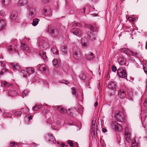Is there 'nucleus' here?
<instances>
[{
	"label": "nucleus",
	"instance_id": "f03ea898",
	"mask_svg": "<svg viewBox=\"0 0 147 147\" xmlns=\"http://www.w3.org/2000/svg\"><path fill=\"white\" fill-rule=\"evenodd\" d=\"M121 53H124V54L127 55H138L139 54V53L138 51L136 50L133 51H131L128 48H126L121 49L118 52V53L119 54Z\"/></svg>",
	"mask_w": 147,
	"mask_h": 147
},
{
	"label": "nucleus",
	"instance_id": "7c9ffc66",
	"mask_svg": "<svg viewBox=\"0 0 147 147\" xmlns=\"http://www.w3.org/2000/svg\"><path fill=\"white\" fill-rule=\"evenodd\" d=\"M39 69L40 71H46V66L45 65L43 64L41 65L39 68Z\"/></svg>",
	"mask_w": 147,
	"mask_h": 147
},
{
	"label": "nucleus",
	"instance_id": "2f4dec72",
	"mask_svg": "<svg viewBox=\"0 0 147 147\" xmlns=\"http://www.w3.org/2000/svg\"><path fill=\"white\" fill-rule=\"evenodd\" d=\"M41 106H36L32 107V109L33 111H38L40 108Z\"/></svg>",
	"mask_w": 147,
	"mask_h": 147
},
{
	"label": "nucleus",
	"instance_id": "dca6fc26",
	"mask_svg": "<svg viewBox=\"0 0 147 147\" xmlns=\"http://www.w3.org/2000/svg\"><path fill=\"white\" fill-rule=\"evenodd\" d=\"M10 64L12 67L13 70H18L20 68V66L17 63H11Z\"/></svg>",
	"mask_w": 147,
	"mask_h": 147
},
{
	"label": "nucleus",
	"instance_id": "69168bd1",
	"mask_svg": "<svg viewBox=\"0 0 147 147\" xmlns=\"http://www.w3.org/2000/svg\"><path fill=\"white\" fill-rule=\"evenodd\" d=\"M62 147H65V145L63 144H61Z\"/></svg>",
	"mask_w": 147,
	"mask_h": 147
},
{
	"label": "nucleus",
	"instance_id": "6ab92c4d",
	"mask_svg": "<svg viewBox=\"0 0 147 147\" xmlns=\"http://www.w3.org/2000/svg\"><path fill=\"white\" fill-rule=\"evenodd\" d=\"M3 59V57L2 56H0V63L1 66L3 67L2 69L3 71H5V63L4 61L1 60Z\"/></svg>",
	"mask_w": 147,
	"mask_h": 147
},
{
	"label": "nucleus",
	"instance_id": "e433bc0d",
	"mask_svg": "<svg viewBox=\"0 0 147 147\" xmlns=\"http://www.w3.org/2000/svg\"><path fill=\"white\" fill-rule=\"evenodd\" d=\"M3 83L4 86L5 87L8 86H9L11 85V84H9V83H8V82L5 81H3Z\"/></svg>",
	"mask_w": 147,
	"mask_h": 147
},
{
	"label": "nucleus",
	"instance_id": "3c124183",
	"mask_svg": "<svg viewBox=\"0 0 147 147\" xmlns=\"http://www.w3.org/2000/svg\"><path fill=\"white\" fill-rule=\"evenodd\" d=\"M59 82L61 83L65 84H67L69 83L67 81L65 80H63L62 82H60L59 81Z\"/></svg>",
	"mask_w": 147,
	"mask_h": 147
},
{
	"label": "nucleus",
	"instance_id": "5701e85b",
	"mask_svg": "<svg viewBox=\"0 0 147 147\" xmlns=\"http://www.w3.org/2000/svg\"><path fill=\"white\" fill-rule=\"evenodd\" d=\"M39 21L40 20L38 19L37 18L34 19L33 20L32 22V24L34 26H36L38 24Z\"/></svg>",
	"mask_w": 147,
	"mask_h": 147
},
{
	"label": "nucleus",
	"instance_id": "e2e57ef3",
	"mask_svg": "<svg viewBox=\"0 0 147 147\" xmlns=\"http://www.w3.org/2000/svg\"><path fill=\"white\" fill-rule=\"evenodd\" d=\"M31 145L32 146H36L37 145V144H35V143H33Z\"/></svg>",
	"mask_w": 147,
	"mask_h": 147
},
{
	"label": "nucleus",
	"instance_id": "13d9d810",
	"mask_svg": "<svg viewBox=\"0 0 147 147\" xmlns=\"http://www.w3.org/2000/svg\"><path fill=\"white\" fill-rule=\"evenodd\" d=\"M70 110L69 109H68V110L67 111H66V112L67 113L68 115H69L71 114V112L70 111Z\"/></svg>",
	"mask_w": 147,
	"mask_h": 147
},
{
	"label": "nucleus",
	"instance_id": "412c9836",
	"mask_svg": "<svg viewBox=\"0 0 147 147\" xmlns=\"http://www.w3.org/2000/svg\"><path fill=\"white\" fill-rule=\"evenodd\" d=\"M18 16V13L16 12H13L10 16L11 19L15 20Z\"/></svg>",
	"mask_w": 147,
	"mask_h": 147
},
{
	"label": "nucleus",
	"instance_id": "680f3d73",
	"mask_svg": "<svg viewBox=\"0 0 147 147\" xmlns=\"http://www.w3.org/2000/svg\"><path fill=\"white\" fill-rule=\"evenodd\" d=\"M28 118L29 119V120H31L32 118V117L31 116H28Z\"/></svg>",
	"mask_w": 147,
	"mask_h": 147
},
{
	"label": "nucleus",
	"instance_id": "f3484780",
	"mask_svg": "<svg viewBox=\"0 0 147 147\" xmlns=\"http://www.w3.org/2000/svg\"><path fill=\"white\" fill-rule=\"evenodd\" d=\"M6 25L5 21L3 19L0 20V31L2 30Z\"/></svg>",
	"mask_w": 147,
	"mask_h": 147
},
{
	"label": "nucleus",
	"instance_id": "8fccbe9b",
	"mask_svg": "<svg viewBox=\"0 0 147 147\" xmlns=\"http://www.w3.org/2000/svg\"><path fill=\"white\" fill-rule=\"evenodd\" d=\"M28 92V90H25L23 92L22 94L23 96H25Z\"/></svg>",
	"mask_w": 147,
	"mask_h": 147
},
{
	"label": "nucleus",
	"instance_id": "ea45409f",
	"mask_svg": "<svg viewBox=\"0 0 147 147\" xmlns=\"http://www.w3.org/2000/svg\"><path fill=\"white\" fill-rule=\"evenodd\" d=\"M125 135L126 136H127L126 137V139L127 140H130V138L129 136V134L127 132H126L125 133Z\"/></svg>",
	"mask_w": 147,
	"mask_h": 147
},
{
	"label": "nucleus",
	"instance_id": "f8f14e48",
	"mask_svg": "<svg viewBox=\"0 0 147 147\" xmlns=\"http://www.w3.org/2000/svg\"><path fill=\"white\" fill-rule=\"evenodd\" d=\"M71 32L74 35L78 36H80L82 34L81 31L76 28L72 29L71 30Z\"/></svg>",
	"mask_w": 147,
	"mask_h": 147
},
{
	"label": "nucleus",
	"instance_id": "9b49d317",
	"mask_svg": "<svg viewBox=\"0 0 147 147\" xmlns=\"http://www.w3.org/2000/svg\"><path fill=\"white\" fill-rule=\"evenodd\" d=\"M48 32L52 36H55L58 34V32L56 30H54V29L51 28H49L48 29Z\"/></svg>",
	"mask_w": 147,
	"mask_h": 147
},
{
	"label": "nucleus",
	"instance_id": "1a4fd4ad",
	"mask_svg": "<svg viewBox=\"0 0 147 147\" xmlns=\"http://www.w3.org/2000/svg\"><path fill=\"white\" fill-rule=\"evenodd\" d=\"M45 138L46 140L50 144L55 143L56 142L54 137L51 134L46 135Z\"/></svg>",
	"mask_w": 147,
	"mask_h": 147
},
{
	"label": "nucleus",
	"instance_id": "49530a36",
	"mask_svg": "<svg viewBox=\"0 0 147 147\" xmlns=\"http://www.w3.org/2000/svg\"><path fill=\"white\" fill-rule=\"evenodd\" d=\"M21 110L24 113H27L28 111V110L27 108H23Z\"/></svg>",
	"mask_w": 147,
	"mask_h": 147
},
{
	"label": "nucleus",
	"instance_id": "c03bdc74",
	"mask_svg": "<svg viewBox=\"0 0 147 147\" xmlns=\"http://www.w3.org/2000/svg\"><path fill=\"white\" fill-rule=\"evenodd\" d=\"M67 142L70 146L73 147L74 146L73 144L72 141L70 140H68L67 141Z\"/></svg>",
	"mask_w": 147,
	"mask_h": 147
},
{
	"label": "nucleus",
	"instance_id": "4d7b16f0",
	"mask_svg": "<svg viewBox=\"0 0 147 147\" xmlns=\"http://www.w3.org/2000/svg\"><path fill=\"white\" fill-rule=\"evenodd\" d=\"M102 132L104 133H105L107 131V129L106 128H102Z\"/></svg>",
	"mask_w": 147,
	"mask_h": 147
},
{
	"label": "nucleus",
	"instance_id": "a211bd4d",
	"mask_svg": "<svg viewBox=\"0 0 147 147\" xmlns=\"http://www.w3.org/2000/svg\"><path fill=\"white\" fill-rule=\"evenodd\" d=\"M27 0H20L18 5L19 6H25L27 5Z\"/></svg>",
	"mask_w": 147,
	"mask_h": 147
},
{
	"label": "nucleus",
	"instance_id": "c756f323",
	"mask_svg": "<svg viewBox=\"0 0 147 147\" xmlns=\"http://www.w3.org/2000/svg\"><path fill=\"white\" fill-rule=\"evenodd\" d=\"M147 116V115L146 113H142L141 114V121H144L145 119Z\"/></svg>",
	"mask_w": 147,
	"mask_h": 147
},
{
	"label": "nucleus",
	"instance_id": "4468645a",
	"mask_svg": "<svg viewBox=\"0 0 147 147\" xmlns=\"http://www.w3.org/2000/svg\"><path fill=\"white\" fill-rule=\"evenodd\" d=\"M125 92L122 89H120L119 91L118 95L120 98H123L126 96Z\"/></svg>",
	"mask_w": 147,
	"mask_h": 147
},
{
	"label": "nucleus",
	"instance_id": "a878e982",
	"mask_svg": "<svg viewBox=\"0 0 147 147\" xmlns=\"http://www.w3.org/2000/svg\"><path fill=\"white\" fill-rule=\"evenodd\" d=\"M61 51L64 53V54H66L67 53V48L66 46H63L61 47Z\"/></svg>",
	"mask_w": 147,
	"mask_h": 147
},
{
	"label": "nucleus",
	"instance_id": "37998d69",
	"mask_svg": "<svg viewBox=\"0 0 147 147\" xmlns=\"http://www.w3.org/2000/svg\"><path fill=\"white\" fill-rule=\"evenodd\" d=\"M73 52L74 53L75 55H78L80 54V52L78 49H77L76 51H73Z\"/></svg>",
	"mask_w": 147,
	"mask_h": 147
},
{
	"label": "nucleus",
	"instance_id": "473e14b6",
	"mask_svg": "<svg viewBox=\"0 0 147 147\" xmlns=\"http://www.w3.org/2000/svg\"><path fill=\"white\" fill-rule=\"evenodd\" d=\"M53 64L54 66H57L58 65V62L57 59H54L52 61Z\"/></svg>",
	"mask_w": 147,
	"mask_h": 147
},
{
	"label": "nucleus",
	"instance_id": "9d476101",
	"mask_svg": "<svg viewBox=\"0 0 147 147\" xmlns=\"http://www.w3.org/2000/svg\"><path fill=\"white\" fill-rule=\"evenodd\" d=\"M108 88L110 90H115L117 87V83L115 82L110 81L108 84Z\"/></svg>",
	"mask_w": 147,
	"mask_h": 147
},
{
	"label": "nucleus",
	"instance_id": "c85d7f7f",
	"mask_svg": "<svg viewBox=\"0 0 147 147\" xmlns=\"http://www.w3.org/2000/svg\"><path fill=\"white\" fill-rule=\"evenodd\" d=\"M79 77L82 80H85L86 78V75L83 73H81L79 75Z\"/></svg>",
	"mask_w": 147,
	"mask_h": 147
},
{
	"label": "nucleus",
	"instance_id": "a19ab883",
	"mask_svg": "<svg viewBox=\"0 0 147 147\" xmlns=\"http://www.w3.org/2000/svg\"><path fill=\"white\" fill-rule=\"evenodd\" d=\"M93 56H86L85 58L87 59L90 60H91L93 58Z\"/></svg>",
	"mask_w": 147,
	"mask_h": 147
},
{
	"label": "nucleus",
	"instance_id": "4be33fe9",
	"mask_svg": "<svg viewBox=\"0 0 147 147\" xmlns=\"http://www.w3.org/2000/svg\"><path fill=\"white\" fill-rule=\"evenodd\" d=\"M96 122V120H93L91 122V129L92 132H93V134H95L94 131V126Z\"/></svg>",
	"mask_w": 147,
	"mask_h": 147
},
{
	"label": "nucleus",
	"instance_id": "a18cd8bd",
	"mask_svg": "<svg viewBox=\"0 0 147 147\" xmlns=\"http://www.w3.org/2000/svg\"><path fill=\"white\" fill-rule=\"evenodd\" d=\"M22 113V111H17L15 113V114L17 115H21Z\"/></svg>",
	"mask_w": 147,
	"mask_h": 147
},
{
	"label": "nucleus",
	"instance_id": "0e129e2a",
	"mask_svg": "<svg viewBox=\"0 0 147 147\" xmlns=\"http://www.w3.org/2000/svg\"><path fill=\"white\" fill-rule=\"evenodd\" d=\"M88 54V55H93V53L91 52H89Z\"/></svg>",
	"mask_w": 147,
	"mask_h": 147
},
{
	"label": "nucleus",
	"instance_id": "bf43d9fd",
	"mask_svg": "<svg viewBox=\"0 0 147 147\" xmlns=\"http://www.w3.org/2000/svg\"><path fill=\"white\" fill-rule=\"evenodd\" d=\"M98 105V102H95L94 103V106L95 107H96Z\"/></svg>",
	"mask_w": 147,
	"mask_h": 147
},
{
	"label": "nucleus",
	"instance_id": "72a5a7b5",
	"mask_svg": "<svg viewBox=\"0 0 147 147\" xmlns=\"http://www.w3.org/2000/svg\"><path fill=\"white\" fill-rule=\"evenodd\" d=\"M81 24L79 23H72V26L73 27H80L81 26Z\"/></svg>",
	"mask_w": 147,
	"mask_h": 147
},
{
	"label": "nucleus",
	"instance_id": "4c0bfd02",
	"mask_svg": "<svg viewBox=\"0 0 147 147\" xmlns=\"http://www.w3.org/2000/svg\"><path fill=\"white\" fill-rule=\"evenodd\" d=\"M10 1V0H2V3L3 4L7 5L8 3Z\"/></svg>",
	"mask_w": 147,
	"mask_h": 147
},
{
	"label": "nucleus",
	"instance_id": "79ce46f5",
	"mask_svg": "<svg viewBox=\"0 0 147 147\" xmlns=\"http://www.w3.org/2000/svg\"><path fill=\"white\" fill-rule=\"evenodd\" d=\"M39 55H46V53L45 52L40 51L39 52Z\"/></svg>",
	"mask_w": 147,
	"mask_h": 147
},
{
	"label": "nucleus",
	"instance_id": "6e6d98bb",
	"mask_svg": "<svg viewBox=\"0 0 147 147\" xmlns=\"http://www.w3.org/2000/svg\"><path fill=\"white\" fill-rule=\"evenodd\" d=\"M128 59L132 61H133L134 60V59H133V58L131 57L130 56H128Z\"/></svg>",
	"mask_w": 147,
	"mask_h": 147
},
{
	"label": "nucleus",
	"instance_id": "b1692460",
	"mask_svg": "<svg viewBox=\"0 0 147 147\" xmlns=\"http://www.w3.org/2000/svg\"><path fill=\"white\" fill-rule=\"evenodd\" d=\"M6 47L8 51L9 52L12 51L13 50L14 51L16 50V49L13 47V46L11 45L7 46Z\"/></svg>",
	"mask_w": 147,
	"mask_h": 147
},
{
	"label": "nucleus",
	"instance_id": "5fc2aeb1",
	"mask_svg": "<svg viewBox=\"0 0 147 147\" xmlns=\"http://www.w3.org/2000/svg\"><path fill=\"white\" fill-rule=\"evenodd\" d=\"M5 13L4 11L1 10L0 11V15L1 16H4L5 15Z\"/></svg>",
	"mask_w": 147,
	"mask_h": 147
},
{
	"label": "nucleus",
	"instance_id": "2eb2a0df",
	"mask_svg": "<svg viewBox=\"0 0 147 147\" xmlns=\"http://www.w3.org/2000/svg\"><path fill=\"white\" fill-rule=\"evenodd\" d=\"M118 61L120 65H125L126 64V60L125 58L122 56L119 58Z\"/></svg>",
	"mask_w": 147,
	"mask_h": 147
},
{
	"label": "nucleus",
	"instance_id": "0eeeda50",
	"mask_svg": "<svg viewBox=\"0 0 147 147\" xmlns=\"http://www.w3.org/2000/svg\"><path fill=\"white\" fill-rule=\"evenodd\" d=\"M118 75L120 78H124L127 77V74L126 70L120 68L118 69L117 71Z\"/></svg>",
	"mask_w": 147,
	"mask_h": 147
},
{
	"label": "nucleus",
	"instance_id": "cd10ccee",
	"mask_svg": "<svg viewBox=\"0 0 147 147\" xmlns=\"http://www.w3.org/2000/svg\"><path fill=\"white\" fill-rule=\"evenodd\" d=\"M57 110L61 113H64L66 111L65 109L61 106L58 107L57 108Z\"/></svg>",
	"mask_w": 147,
	"mask_h": 147
},
{
	"label": "nucleus",
	"instance_id": "20e7f679",
	"mask_svg": "<svg viewBox=\"0 0 147 147\" xmlns=\"http://www.w3.org/2000/svg\"><path fill=\"white\" fill-rule=\"evenodd\" d=\"M111 125L112 129L116 131H121L122 129L121 125L115 121H112Z\"/></svg>",
	"mask_w": 147,
	"mask_h": 147
},
{
	"label": "nucleus",
	"instance_id": "ddd939ff",
	"mask_svg": "<svg viewBox=\"0 0 147 147\" xmlns=\"http://www.w3.org/2000/svg\"><path fill=\"white\" fill-rule=\"evenodd\" d=\"M45 14L46 15H50L51 14V10L49 7H46L43 10Z\"/></svg>",
	"mask_w": 147,
	"mask_h": 147
},
{
	"label": "nucleus",
	"instance_id": "423d86ee",
	"mask_svg": "<svg viewBox=\"0 0 147 147\" xmlns=\"http://www.w3.org/2000/svg\"><path fill=\"white\" fill-rule=\"evenodd\" d=\"M115 117L116 118L118 121L123 122L124 121V117L122 115V113L119 111H116L114 114Z\"/></svg>",
	"mask_w": 147,
	"mask_h": 147
},
{
	"label": "nucleus",
	"instance_id": "f257e3e1",
	"mask_svg": "<svg viewBox=\"0 0 147 147\" xmlns=\"http://www.w3.org/2000/svg\"><path fill=\"white\" fill-rule=\"evenodd\" d=\"M88 27V28L91 30L87 33L88 38L92 41L96 40V33L98 31V27L95 25H89Z\"/></svg>",
	"mask_w": 147,
	"mask_h": 147
},
{
	"label": "nucleus",
	"instance_id": "aec40b11",
	"mask_svg": "<svg viewBox=\"0 0 147 147\" xmlns=\"http://www.w3.org/2000/svg\"><path fill=\"white\" fill-rule=\"evenodd\" d=\"M17 93L15 91L13 90H10L8 92L9 95L12 97L17 95Z\"/></svg>",
	"mask_w": 147,
	"mask_h": 147
},
{
	"label": "nucleus",
	"instance_id": "39448f33",
	"mask_svg": "<svg viewBox=\"0 0 147 147\" xmlns=\"http://www.w3.org/2000/svg\"><path fill=\"white\" fill-rule=\"evenodd\" d=\"M47 123L51 125V126L52 128L54 129H56V127H59L60 121L59 120L55 121L52 120L51 119H49L47 121Z\"/></svg>",
	"mask_w": 147,
	"mask_h": 147
},
{
	"label": "nucleus",
	"instance_id": "338daca9",
	"mask_svg": "<svg viewBox=\"0 0 147 147\" xmlns=\"http://www.w3.org/2000/svg\"><path fill=\"white\" fill-rule=\"evenodd\" d=\"M98 0H91V1L94 2H96Z\"/></svg>",
	"mask_w": 147,
	"mask_h": 147
},
{
	"label": "nucleus",
	"instance_id": "864d4df0",
	"mask_svg": "<svg viewBox=\"0 0 147 147\" xmlns=\"http://www.w3.org/2000/svg\"><path fill=\"white\" fill-rule=\"evenodd\" d=\"M138 145V144L136 142H132V146L133 147H135V146H137Z\"/></svg>",
	"mask_w": 147,
	"mask_h": 147
},
{
	"label": "nucleus",
	"instance_id": "09e8293b",
	"mask_svg": "<svg viewBox=\"0 0 147 147\" xmlns=\"http://www.w3.org/2000/svg\"><path fill=\"white\" fill-rule=\"evenodd\" d=\"M112 69L113 71L114 72H115L117 70V68L116 67L115 65H113L112 67Z\"/></svg>",
	"mask_w": 147,
	"mask_h": 147
},
{
	"label": "nucleus",
	"instance_id": "6e6552de",
	"mask_svg": "<svg viewBox=\"0 0 147 147\" xmlns=\"http://www.w3.org/2000/svg\"><path fill=\"white\" fill-rule=\"evenodd\" d=\"M27 9L29 11L28 13V17L32 18L34 17L35 15L36 12L35 9L33 7H30L28 6Z\"/></svg>",
	"mask_w": 147,
	"mask_h": 147
},
{
	"label": "nucleus",
	"instance_id": "de8ad7c7",
	"mask_svg": "<svg viewBox=\"0 0 147 147\" xmlns=\"http://www.w3.org/2000/svg\"><path fill=\"white\" fill-rule=\"evenodd\" d=\"M44 60V61H45L47 60V56H40Z\"/></svg>",
	"mask_w": 147,
	"mask_h": 147
},
{
	"label": "nucleus",
	"instance_id": "bb28decb",
	"mask_svg": "<svg viewBox=\"0 0 147 147\" xmlns=\"http://www.w3.org/2000/svg\"><path fill=\"white\" fill-rule=\"evenodd\" d=\"M86 41V39L85 38H82L81 40V42L82 45L84 47H86L87 44Z\"/></svg>",
	"mask_w": 147,
	"mask_h": 147
},
{
	"label": "nucleus",
	"instance_id": "393cba45",
	"mask_svg": "<svg viewBox=\"0 0 147 147\" xmlns=\"http://www.w3.org/2000/svg\"><path fill=\"white\" fill-rule=\"evenodd\" d=\"M21 48L22 49L26 51H28L29 48L24 43L21 44Z\"/></svg>",
	"mask_w": 147,
	"mask_h": 147
},
{
	"label": "nucleus",
	"instance_id": "58836bf2",
	"mask_svg": "<svg viewBox=\"0 0 147 147\" xmlns=\"http://www.w3.org/2000/svg\"><path fill=\"white\" fill-rule=\"evenodd\" d=\"M10 145L11 146H14L15 147H18V145L17 144H15L13 142H11L10 143Z\"/></svg>",
	"mask_w": 147,
	"mask_h": 147
},
{
	"label": "nucleus",
	"instance_id": "603ef678",
	"mask_svg": "<svg viewBox=\"0 0 147 147\" xmlns=\"http://www.w3.org/2000/svg\"><path fill=\"white\" fill-rule=\"evenodd\" d=\"M41 1L43 3L46 4L49 2V0H41Z\"/></svg>",
	"mask_w": 147,
	"mask_h": 147
},
{
	"label": "nucleus",
	"instance_id": "f704fd0d",
	"mask_svg": "<svg viewBox=\"0 0 147 147\" xmlns=\"http://www.w3.org/2000/svg\"><path fill=\"white\" fill-rule=\"evenodd\" d=\"M72 91V93L73 95H75L76 97H77V94H76V92L75 90V88L74 87H72L71 88Z\"/></svg>",
	"mask_w": 147,
	"mask_h": 147
},
{
	"label": "nucleus",
	"instance_id": "774afa93",
	"mask_svg": "<svg viewBox=\"0 0 147 147\" xmlns=\"http://www.w3.org/2000/svg\"><path fill=\"white\" fill-rule=\"evenodd\" d=\"M145 48H146V49H147V42H146V45Z\"/></svg>",
	"mask_w": 147,
	"mask_h": 147
},
{
	"label": "nucleus",
	"instance_id": "7ed1b4c3",
	"mask_svg": "<svg viewBox=\"0 0 147 147\" xmlns=\"http://www.w3.org/2000/svg\"><path fill=\"white\" fill-rule=\"evenodd\" d=\"M35 72L34 69L32 67L27 68L26 71L24 70H21L20 71V74L23 76L24 77H26L28 75H29L34 73Z\"/></svg>",
	"mask_w": 147,
	"mask_h": 147
},
{
	"label": "nucleus",
	"instance_id": "052dcab7",
	"mask_svg": "<svg viewBox=\"0 0 147 147\" xmlns=\"http://www.w3.org/2000/svg\"><path fill=\"white\" fill-rule=\"evenodd\" d=\"M3 71H1L0 72V75H2L4 74V72L3 71H3Z\"/></svg>",
	"mask_w": 147,
	"mask_h": 147
},
{
	"label": "nucleus",
	"instance_id": "c9c22d12",
	"mask_svg": "<svg viewBox=\"0 0 147 147\" xmlns=\"http://www.w3.org/2000/svg\"><path fill=\"white\" fill-rule=\"evenodd\" d=\"M52 50L54 54L56 55L58 54V51L55 48L52 49Z\"/></svg>",
	"mask_w": 147,
	"mask_h": 147
}]
</instances>
